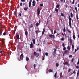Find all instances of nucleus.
I'll use <instances>...</instances> for the list:
<instances>
[{
  "label": "nucleus",
  "mask_w": 79,
  "mask_h": 79,
  "mask_svg": "<svg viewBox=\"0 0 79 79\" xmlns=\"http://www.w3.org/2000/svg\"><path fill=\"white\" fill-rule=\"evenodd\" d=\"M73 74H76V71H75V70L74 71H73Z\"/></svg>",
  "instance_id": "3c124183"
},
{
  "label": "nucleus",
  "mask_w": 79,
  "mask_h": 79,
  "mask_svg": "<svg viewBox=\"0 0 79 79\" xmlns=\"http://www.w3.org/2000/svg\"><path fill=\"white\" fill-rule=\"evenodd\" d=\"M72 48L73 50H74V46L73 44H72Z\"/></svg>",
  "instance_id": "4be33fe9"
},
{
  "label": "nucleus",
  "mask_w": 79,
  "mask_h": 79,
  "mask_svg": "<svg viewBox=\"0 0 79 79\" xmlns=\"http://www.w3.org/2000/svg\"><path fill=\"white\" fill-rule=\"evenodd\" d=\"M49 36L50 37H52V36L53 37H55V35H50Z\"/></svg>",
  "instance_id": "b1692460"
},
{
  "label": "nucleus",
  "mask_w": 79,
  "mask_h": 79,
  "mask_svg": "<svg viewBox=\"0 0 79 79\" xmlns=\"http://www.w3.org/2000/svg\"><path fill=\"white\" fill-rule=\"evenodd\" d=\"M5 32H6V34L7 35H8V34L9 35V33H8V31H5Z\"/></svg>",
  "instance_id": "cd10ccee"
},
{
  "label": "nucleus",
  "mask_w": 79,
  "mask_h": 79,
  "mask_svg": "<svg viewBox=\"0 0 79 79\" xmlns=\"http://www.w3.org/2000/svg\"><path fill=\"white\" fill-rule=\"evenodd\" d=\"M48 71L50 72H53V71L51 69H49L48 70Z\"/></svg>",
  "instance_id": "2f4dec72"
},
{
  "label": "nucleus",
  "mask_w": 79,
  "mask_h": 79,
  "mask_svg": "<svg viewBox=\"0 0 79 79\" xmlns=\"http://www.w3.org/2000/svg\"><path fill=\"white\" fill-rule=\"evenodd\" d=\"M45 32L44 31H43L42 32V35H43V34H44V33Z\"/></svg>",
  "instance_id": "13d9d810"
},
{
  "label": "nucleus",
  "mask_w": 79,
  "mask_h": 79,
  "mask_svg": "<svg viewBox=\"0 0 79 79\" xmlns=\"http://www.w3.org/2000/svg\"><path fill=\"white\" fill-rule=\"evenodd\" d=\"M56 74H57V72H56L55 74L54 77L55 78H56Z\"/></svg>",
  "instance_id": "f704fd0d"
},
{
  "label": "nucleus",
  "mask_w": 79,
  "mask_h": 79,
  "mask_svg": "<svg viewBox=\"0 0 79 79\" xmlns=\"http://www.w3.org/2000/svg\"><path fill=\"white\" fill-rule=\"evenodd\" d=\"M32 41L33 43L34 44H35V39H33L32 40Z\"/></svg>",
  "instance_id": "ddd939ff"
},
{
  "label": "nucleus",
  "mask_w": 79,
  "mask_h": 79,
  "mask_svg": "<svg viewBox=\"0 0 79 79\" xmlns=\"http://www.w3.org/2000/svg\"><path fill=\"white\" fill-rule=\"evenodd\" d=\"M40 6H43V4H40Z\"/></svg>",
  "instance_id": "6e6d98bb"
},
{
  "label": "nucleus",
  "mask_w": 79,
  "mask_h": 79,
  "mask_svg": "<svg viewBox=\"0 0 79 79\" xmlns=\"http://www.w3.org/2000/svg\"><path fill=\"white\" fill-rule=\"evenodd\" d=\"M56 66L57 67H58L59 66V64H58V63H56Z\"/></svg>",
  "instance_id": "a878e982"
},
{
  "label": "nucleus",
  "mask_w": 79,
  "mask_h": 79,
  "mask_svg": "<svg viewBox=\"0 0 79 79\" xmlns=\"http://www.w3.org/2000/svg\"><path fill=\"white\" fill-rule=\"evenodd\" d=\"M35 32H36V34H37V33H38V31H35Z\"/></svg>",
  "instance_id": "0e129e2a"
},
{
  "label": "nucleus",
  "mask_w": 79,
  "mask_h": 79,
  "mask_svg": "<svg viewBox=\"0 0 79 79\" xmlns=\"http://www.w3.org/2000/svg\"><path fill=\"white\" fill-rule=\"evenodd\" d=\"M32 6H35V1L33 0L32 2Z\"/></svg>",
  "instance_id": "9d476101"
},
{
  "label": "nucleus",
  "mask_w": 79,
  "mask_h": 79,
  "mask_svg": "<svg viewBox=\"0 0 79 79\" xmlns=\"http://www.w3.org/2000/svg\"><path fill=\"white\" fill-rule=\"evenodd\" d=\"M30 46L31 47V48H32L33 47V44L32 43H31Z\"/></svg>",
  "instance_id": "aec40b11"
},
{
  "label": "nucleus",
  "mask_w": 79,
  "mask_h": 79,
  "mask_svg": "<svg viewBox=\"0 0 79 79\" xmlns=\"http://www.w3.org/2000/svg\"><path fill=\"white\" fill-rule=\"evenodd\" d=\"M66 49V48H65V47H64V48H63V50H64V51Z\"/></svg>",
  "instance_id": "4c0bfd02"
},
{
  "label": "nucleus",
  "mask_w": 79,
  "mask_h": 79,
  "mask_svg": "<svg viewBox=\"0 0 79 79\" xmlns=\"http://www.w3.org/2000/svg\"><path fill=\"white\" fill-rule=\"evenodd\" d=\"M74 58H73V59H72L71 62H73L74 61Z\"/></svg>",
  "instance_id": "58836bf2"
},
{
  "label": "nucleus",
  "mask_w": 79,
  "mask_h": 79,
  "mask_svg": "<svg viewBox=\"0 0 79 79\" xmlns=\"http://www.w3.org/2000/svg\"><path fill=\"white\" fill-rule=\"evenodd\" d=\"M76 17H77V20H78L79 18L78 15H76Z\"/></svg>",
  "instance_id": "7c9ffc66"
},
{
  "label": "nucleus",
  "mask_w": 79,
  "mask_h": 79,
  "mask_svg": "<svg viewBox=\"0 0 79 79\" xmlns=\"http://www.w3.org/2000/svg\"><path fill=\"white\" fill-rule=\"evenodd\" d=\"M56 49H55L54 50V52H53V55L54 56H55V54H56Z\"/></svg>",
  "instance_id": "423d86ee"
},
{
  "label": "nucleus",
  "mask_w": 79,
  "mask_h": 79,
  "mask_svg": "<svg viewBox=\"0 0 79 79\" xmlns=\"http://www.w3.org/2000/svg\"><path fill=\"white\" fill-rule=\"evenodd\" d=\"M45 55H46V56H48V53H45Z\"/></svg>",
  "instance_id": "e2e57ef3"
},
{
  "label": "nucleus",
  "mask_w": 79,
  "mask_h": 79,
  "mask_svg": "<svg viewBox=\"0 0 79 79\" xmlns=\"http://www.w3.org/2000/svg\"><path fill=\"white\" fill-rule=\"evenodd\" d=\"M71 70V69H69V70L68 71V72L69 73L70 72Z\"/></svg>",
  "instance_id": "79ce46f5"
},
{
  "label": "nucleus",
  "mask_w": 79,
  "mask_h": 79,
  "mask_svg": "<svg viewBox=\"0 0 79 79\" xmlns=\"http://www.w3.org/2000/svg\"><path fill=\"white\" fill-rule=\"evenodd\" d=\"M70 44H72V40L71 38H70Z\"/></svg>",
  "instance_id": "72a5a7b5"
},
{
  "label": "nucleus",
  "mask_w": 79,
  "mask_h": 79,
  "mask_svg": "<svg viewBox=\"0 0 79 79\" xmlns=\"http://www.w3.org/2000/svg\"><path fill=\"white\" fill-rule=\"evenodd\" d=\"M25 34L26 36H27L28 35V33L27 31H25Z\"/></svg>",
  "instance_id": "f8f14e48"
},
{
  "label": "nucleus",
  "mask_w": 79,
  "mask_h": 79,
  "mask_svg": "<svg viewBox=\"0 0 79 79\" xmlns=\"http://www.w3.org/2000/svg\"><path fill=\"white\" fill-rule=\"evenodd\" d=\"M45 60L44 57H43L42 60Z\"/></svg>",
  "instance_id": "680f3d73"
},
{
  "label": "nucleus",
  "mask_w": 79,
  "mask_h": 79,
  "mask_svg": "<svg viewBox=\"0 0 79 79\" xmlns=\"http://www.w3.org/2000/svg\"><path fill=\"white\" fill-rule=\"evenodd\" d=\"M61 16L62 17L64 16V15L63 13H61Z\"/></svg>",
  "instance_id": "c756f323"
},
{
  "label": "nucleus",
  "mask_w": 79,
  "mask_h": 79,
  "mask_svg": "<svg viewBox=\"0 0 79 79\" xmlns=\"http://www.w3.org/2000/svg\"><path fill=\"white\" fill-rule=\"evenodd\" d=\"M76 68H77V69H79V66H77V67H76Z\"/></svg>",
  "instance_id": "864d4df0"
},
{
  "label": "nucleus",
  "mask_w": 79,
  "mask_h": 79,
  "mask_svg": "<svg viewBox=\"0 0 79 79\" xmlns=\"http://www.w3.org/2000/svg\"><path fill=\"white\" fill-rule=\"evenodd\" d=\"M22 15V14L21 13H20L18 15L19 16H21Z\"/></svg>",
  "instance_id": "ea45409f"
},
{
  "label": "nucleus",
  "mask_w": 79,
  "mask_h": 79,
  "mask_svg": "<svg viewBox=\"0 0 79 79\" xmlns=\"http://www.w3.org/2000/svg\"><path fill=\"white\" fill-rule=\"evenodd\" d=\"M69 26L71 27H72L71 19L70 15L69 16Z\"/></svg>",
  "instance_id": "f257e3e1"
},
{
  "label": "nucleus",
  "mask_w": 79,
  "mask_h": 79,
  "mask_svg": "<svg viewBox=\"0 0 79 79\" xmlns=\"http://www.w3.org/2000/svg\"><path fill=\"white\" fill-rule=\"evenodd\" d=\"M66 29H65V28H64V32H66Z\"/></svg>",
  "instance_id": "c9c22d12"
},
{
  "label": "nucleus",
  "mask_w": 79,
  "mask_h": 79,
  "mask_svg": "<svg viewBox=\"0 0 79 79\" xmlns=\"http://www.w3.org/2000/svg\"><path fill=\"white\" fill-rule=\"evenodd\" d=\"M61 40L62 41H63L64 40V38H62L61 39Z\"/></svg>",
  "instance_id": "a19ab883"
},
{
  "label": "nucleus",
  "mask_w": 79,
  "mask_h": 79,
  "mask_svg": "<svg viewBox=\"0 0 79 79\" xmlns=\"http://www.w3.org/2000/svg\"><path fill=\"white\" fill-rule=\"evenodd\" d=\"M29 58L27 57H26V60L27 61H28L29 60Z\"/></svg>",
  "instance_id": "5701e85b"
},
{
  "label": "nucleus",
  "mask_w": 79,
  "mask_h": 79,
  "mask_svg": "<svg viewBox=\"0 0 79 79\" xmlns=\"http://www.w3.org/2000/svg\"><path fill=\"white\" fill-rule=\"evenodd\" d=\"M73 57V56L72 55H70L69 56V58H72Z\"/></svg>",
  "instance_id": "a18cd8bd"
},
{
  "label": "nucleus",
  "mask_w": 79,
  "mask_h": 79,
  "mask_svg": "<svg viewBox=\"0 0 79 79\" xmlns=\"http://www.w3.org/2000/svg\"><path fill=\"white\" fill-rule=\"evenodd\" d=\"M55 11H56V12L57 13V14H58V12L59 11V10L58 9H57V8H55Z\"/></svg>",
  "instance_id": "6e6552de"
},
{
  "label": "nucleus",
  "mask_w": 79,
  "mask_h": 79,
  "mask_svg": "<svg viewBox=\"0 0 79 79\" xmlns=\"http://www.w3.org/2000/svg\"><path fill=\"white\" fill-rule=\"evenodd\" d=\"M79 75V73H77V76L78 77Z\"/></svg>",
  "instance_id": "8fccbe9b"
},
{
  "label": "nucleus",
  "mask_w": 79,
  "mask_h": 79,
  "mask_svg": "<svg viewBox=\"0 0 79 79\" xmlns=\"http://www.w3.org/2000/svg\"><path fill=\"white\" fill-rule=\"evenodd\" d=\"M64 53H65V54H67L69 53V51H68L67 50H65V52H64Z\"/></svg>",
  "instance_id": "1a4fd4ad"
},
{
  "label": "nucleus",
  "mask_w": 79,
  "mask_h": 79,
  "mask_svg": "<svg viewBox=\"0 0 79 79\" xmlns=\"http://www.w3.org/2000/svg\"><path fill=\"white\" fill-rule=\"evenodd\" d=\"M41 10V9H40L39 8H38L37 9V15H39L40 12V11Z\"/></svg>",
  "instance_id": "7ed1b4c3"
},
{
  "label": "nucleus",
  "mask_w": 79,
  "mask_h": 79,
  "mask_svg": "<svg viewBox=\"0 0 79 79\" xmlns=\"http://www.w3.org/2000/svg\"><path fill=\"white\" fill-rule=\"evenodd\" d=\"M77 64H79V61H78V63H77Z\"/></svg>",
  "instance_id": "69168bd1"
},
{
  "label": "nucleus",
  "mask_w": 79,
  "mask_h": 79,
  "mask_svg": "<svg viewBox=\"0 0 79 79\" xmlns=\"http://www.w3.org/2000/svg\"><path fill=\"white\" fill-rule=\"evenodd\" d=\"M28 9V7H25L24 9V10H27Z\"/></svg>",
  "instance_id": "393cba45"
},
{
  "label": "nucleus",
  "mask_w": 79,
  "mask_h": 79,
  "mask_svg": "<svg viewBox=\"0 0 79 79\" xmlns=\"http://www.w3.org/2000/svg\"><path fill=\"white\" fill-rule=\"evenodd\" d=\"M33 27V24H31V25H30L29 27V28H32Z\"/></svg>",
  "instance_id": "dca6fc26"
},
{
  "label": "nucleus",
  "mask_w": 79,
  "mask_h": 79,
  "mask_svg": "<svg viewBox=\"0 0 79 79\" xmlns=\"http://www.w3.org/2000/svg\"><path fill=\"white\" fill-rule=\"evenodd\" d=\"M16 38L18 39L19 40L20 39V38L19 37V35H17L16 36Z\"/></svg>",
  "instance_id": "f3484780"
},
{
  "label": "nucleus",
  "mask_w": 79,
  "mask_h": 79,
  "mask_svg": "<svg viewBox=\"0 0 79 79\" xmlns=\"http://www.w3.org/2000/svg\"><path fill=\"white\" fill-rule=\"evenodd\" d=\"M75 10H76V12H77V7H75Z\"/></svg>",
  "instance_id": "c03bdc74"
},
{
  "label": "nucleus",
  "mask_w": 79,
  "mask_h": 79,
  "mask_svg": "<svg viewBox=\"0 0 79 79\" xmlns=\"http://www.w3.org/2000/svg\"><path fill=\"white\" fill-rule=\"evenodd\" d=\"M72 37H73V39L74 40H75V39H76L75 35H73V36H72Z\"/></svg>",
  "instance_id": "412c9836"
},
{
  "label": "nucleus",
  "mask_w": 79,
  "mask_h": 79,
  "mask_svg": "<svg viewBox=\"0 0 79 79\" xmlns=\"http://www.w3.org/2000/svg\"><path fill=\"white\" fill-rule=\"evenodd\" d=\"M43 31H44V32H45V28H43Z\"/></svg>",
  "instance_id": "5fc2aeb1"
},
{
  "label": "nucleus",
  "mask_w": 79,
  "mask_h": 79,
  "mask_svg": "<svg viewBox=\"0 0 79 79\" xmlns=\"http://www.w3.org/2000/svg\"><path fill=\"white\" fill-rule=\"evenodd\" d=\"M26 0H21V2H23L25 1Z\"/></svg>",
  "instance_id": "bf43d9fd"
},
{
  "label": "nucleus",
  "mask_w": 79,
  "mask_h": 79,
  "mask_svg": "<svg viewBox=\"0 0 79 79\" xmlns=\"http://www.w3.org/2000/svg\"><path fill=\"white\" fill-rule=\"evenodd\" d=\"M15 30H14V34H15Z\"/></svg>",
  "instance_id": "774afa93"
},
{
  "label": "nucleus",
  "mask_w": 79,
  "mask_h": 79,
  "mask_svg": "<svg viewBox=\"0 0 79 79\" xmlns=\"http://www.w3.org/2000/svg\"><path fill=\"white\" fill-rule=\"evenodd\" d=\"M32 2V0H30V2L29 3V7H31V6Z\"/></svg>",
  "instance_id": "39448f33"
},
{
  "label": "nucleus",
  "mask_w": 79,
  "mask_h": 79,
  "mask_svg": "<svg viewBox=\"0 0 79 79\" xmlns=\"http://www.w3.org/2000/svg\"><path fill=\"white\" fill-rule=\"evenodd\" d=\"M67 49H68V50L70 51V48L69 46H67Z\"/></svg>",
  "instance_id": "2eb2a0df"
},
{
  "label": "nucleus",
  "mask_w": 79,
  "mask_h": 79,
  "mask_svg": "<svg viewBox=\"0 0 79 79\" xmlns=\"http://www.w3.org/2000/svg\"><path fill=\"white\" fill-rule=\"evenodd\" d=\"M34 55L36 57H38L39 56V53H37L36 52H34Z\"/></svg>",
  "instance_id": "f03ea898"
},
{
  "label": "nucleus",
  "mask_w": 79,
  "mask_h": 79,
  "mask_svg": "<svg viewBox=\"0 0 79 79\" xmlns=\"http://www.w3.org/2000/svg\"><path fill=\"white\" fill-rule=\"evenodd\" d=\"M60 5L59 4H57L56 6V8H59Z\"/></svg>",
  "instance_id": "4468645a"
},
{
  "label": "nucleus",
  "mask_w": 79,
  "mask_h": 79,
  "mask_svg": "<svg viewBox=\"0 0 79 79\" xmlns=\"http://www.w3.org/2000/svg\"><path fill=\"white\" fill-rule=\"evenodd\" d=\"M14 15H15V16H16V17L17 18L18 16H17V13H16V11H15V12H14Z\"/></svg>",
  "instance_id": "a211bd4d"
},
{
  "label": "nucleus",
  "mask_w": 79,
  "mask_h": 79,
  "mask_svg": "<svg viewBox=\"0 0 79 79\" xmlns=\"http://www.w3.org/2000/svg\"><path fill=\"white\" fill-rule=\"evenodd\" d=\"M2 35V33L1 32V31L0 30V36H1Z\"/></svg>",
  "instance_id": "de8ad7c7"
},
{
  "label": "nucleus",
  "mask_w": 79,
  "mask_h": 79,
  "mask_svg": "<svg viewBox=\"0 0 79 79\" xmlns=\"http://www.w3.org/2000/svg\"><path fill=\"white\" fill-rule=\"evenodd\" d=\"M24 57H23V54H21V55H20V58L22 60L23 59V58Z\"/></svg>",
  "instance_id": "0eeeda50"
},
{
  "label": "nucleus",
  "mask_w": 79,
  "mask_h": 79,
  "mask_svg": "<svg viewBox=\"0 0 79 79\" xmlns=\"http://www.w3.org/2000/svg\"><path fill=\"white\" fill-rule=\"evenodd\" d=\"M63 64H64V65H68V63L67 62H66L65 63H63Z\"/></svg>",
  "instance_id": "9b49d317"
},
{
  "label": "nucleus",
  "mask_w": 79,
  "mask_h": 79,
  "mask_svg": "<svg viewBox=\"0 0 79 79\" xmlns=\"http://www.w3.org/2000/svg\"><path fill=\"white\" fill-rule=\"evenodd\" d=\"M6 32H4V33H3V35H4L5 36L6 35Z\"/></svg>",
  "instance_id": "49530a36"
},
{
  "label": "nucleus",
  "mask_w": 79,
  "mask_h": 79,
  "mask_svg": "<svg viewBox=\"0 0 79 79\" xmlns=\"http://www.w3.org/2000/svg\"><path fill=\"white\" fill-rule=\"evenodd\" d=\"M56 30H55V31H54V34H55L56 33Z\"/></svg>",
  "instance_id": "4d7b16f0"
},
{
  "label": "nucleus",
  "mask_w": 79,
  "mask_h": 79,
  "mask_svg": "<svg viewBox=\"0 0 79 79\" xmlns=\"http://www.w3.org/2000/svg\"><path fill=\"white\" fill-rule=\"evenodd\" d=\"M73 16V14L72 12H71V13H70V16H71V17L72 18Z\"/></svg>",
  "instance_id": "bb28decb"
},
{
  "label": "nucleus",
  "mask_w": 79,
  "mask_h": 79,
  "mask_svg": "<svg viewBox=\"0 0 79 79\" xmlns=\"http://www.w3.org/2000/svg\"><path fill=\"white\" fill-rule=\"evenodd\" d=\"M39 51L40 52L41 51V50L40 49H39Z\"/></svg>",
  "instance_id": "338daca9"
},
{
  "label": "nucleus",
  "mask_w": 79,
  "mask_h": 79,
  "mask_svg": "<svg viewBox=\"0 0 79 79\" xmlns=\"http://www.w3.org/2000/svg\"><path fill=\"white\" fill-rule=\"evenodd\" d=\"M74 0H73V1H72V5H73L74 3Z\"/></svg>",
  "instance_id": "e433bc0d"
},
{
  "label": "nucleus",
  "mask_w": 79,
  "mask_h": 79,
  "mask_svg": "<svg viewBox=\"0 0 79 79\" xmlns=\"http://www.w3.org/2000/svg\"><path fill=\"white\" fill-rule=\"evenodd\" d=\"M64 34L65 35V37L66 38H67V36H66V35L65 34V33H64Z\"/></svg>",
  "instance_id": "603ef678"
},
{
  "label": "nucleus",
  "mask_w": 79,
  "mask_h": 79,
  "mask_svg": "<svg viewBox=\"0 0 79 79\" xmlns=\"http://www.w3.org/2000/svg\"><path fill=\"white\" fill-rule=\"evenodd\" d=\"M35 67H36V65L35 64H34V69H35L36 68H35Z\"/></svg>",
  "instance_id": "473e14b6"
},
{
  "label": "nucleus",
  "mask_w": 79,
  "mask_h": 79,
  "mask_svg": "<svg viewBox=\"0 0 79 79\" xmlns=\"http://www.w3.org/2000/svg\"><path fill=\"white\" fill-rule=\"evenodd\" d=\"M65 46V45L64 44V43H63V44H62V47H64Z\"/></svg>",
  "instance_id": "37998d69"
},
{
  "label": "nucleus",
  "mask_w": 79,
  "mask_h": 79,
  "mask_svg": "<svg viewBox=\"0 0 79 79\" xmlns=\"http://www.w3.org/2000/svg\"><path fill=\"white\" fill-rule=\"evenodd\" d=\"M5 39H4L3 38H2V39H1V41L3 45H4V43L5 42Z\"/></svg>",
  "instance_id": "20e7f679"
},
{
  "label": "nucleus",
  "mask_w": 79,
  "mask_h": 79,
  "mask_svg": "<svg viewBox=\"0 0 79 79\" xmlns=\"http://www.w3.org/2000/svg\"><path fill=\"white\" fill-rule=\"evenodd\" d=\"M20 6H22V3H20Z\"/></svg>",
  "instance_id": "052dcab7"
},
{
  "label": "nucleus",
  "mask_w": 79,
  "mask_h": 79,
  "mask_svg": "<svg viewBox=\"0 0 79 79\" xmlns=\"http://www.w3.org/2000/svg\"><path fill=\"white\" fill-rule=\"evenodd\" d=\"M63 77V76L62 75V74H60V77L61 78V77Z\"/></svg>",
  "instance_id": "09e8293b"
},
{
  "label": "nucleus",
  "mask_w": 79,
  "mask_h": 79,
  "mask_svg": "<svg viewBox=\"0 0 79 79\" xmlns=\"http://www.w3.org/2000/svg\"><path fill=\"white\" fill-rule=\"evenodd\" d=\"M67 32H68L70 34L71 33V31H70V30H69V29H68V28H67Z\"/></svg>",
  "instance_id": "6ab92c4d"
},
{
  "label": "nucleus",
  "mask_w": 79,
  "mask_h": 79,
  "mask_svg": "<svg viewBox=\"0 0 79 79\" xmlns=\"http://www.w3.org/2000/svg\"><path fill=\"white\" fill-rule=\"evenodd\" d=\"M36 27H37L39 26V23H36Z\"/></svg>",
  "instance_id": "c85d7f7f"
}]
</instances>
